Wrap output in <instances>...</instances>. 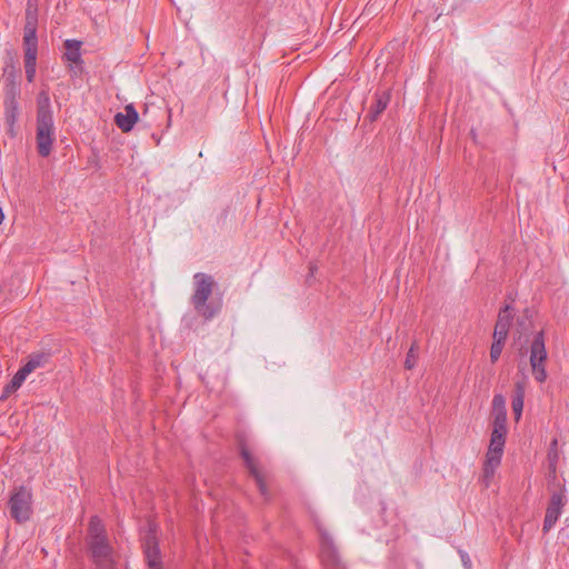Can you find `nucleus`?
I'll return each mask as SVG.
<instances>
[{"label": "nucleus", "instance_id": "nucleus-5", "mask_svg": "<svg viewBox=\"0 0 569 569\" xmlns=\"http://www.w3.org/2000/svg\"><path fill=\"white\" fill-rule=\"evenodd\" d=\"M8 509L10 517L17 523L30 520L32 509V490L26 486L16 487L9 498Z\"/></svg>", "mask_w": 569, "mask_h": 569}, {"label": "nucleus", "instance_id": "nucleus-2", "mask_svg": "<svg viewBox=\"0 0 569 569\" xmlns=\"http://www.w3.org/2000/svg\"><path fill=\"white\" fill-rule=\"evenodd\" d=\"M56 128L51 110L50 97L41 91L37 99L36 146L40 157L47 158L53 150Z\"/></svg>", "mask_w": 569, "mask_h": 569}, {"label": "nucleus", "instance_id": "nucleus-22", "mask_svg": "<svg viewBox=\"0 0 569 569\" xmlns=\"http://www.w3.org/2000/svg\"><path fill=\"white\" fill-rule=\"evenodd\" d=\"M493 423L492 429L508 430L507 429V411L492 413Z\"/></svg>", "mask_w": 569, "mask_h": 569}, {"label": "nucleus", "instance_id": "nucleus-30", "mask_svg": "<svg viewBox=\"0 0 569 569\" xmlns=\"http://www.w3.org/2000/svg\"><path fill=\"white\" fill-rule=\"evenodd\" d=\"M309 269H310V274L312 276L315 273V271L317 270V267L315 264H311Z\"/></svg>", "mask_w": 569, "mask_h": 569}, {"label": "nucleus", "instance_id": "nucleus-13", "mask_svg": "<svg viewBox=\"0 0 569 569\" xmlns=\"http://www.w3.org/2000/svg\"><path fill=\"white\" fill-rule=\"evenodd\" d=\"M547 359V351L545 347L543 332H538L530 347V365L536 367V363H543Z\"/></svg>", "mask_w": 569, "mask_h": 569}, {"label": "nucleus", "instance_id": "nucleus-21", "mask_svg": "<svg viewBox=\"0 0 569 569\" xmlns=\"http://www.w3.org/2000/svg\"><path fill=\"white\" fill-rule=\"evenodd\" d=\"M6 109H7V122L10 126H13L17 119L18 113V106L14 97H12L9 101H6Z\"/></svg>", "mask_w": 569, "mask_h": 569}, {"label": "nucleus", "instance_id": "nucleus-16", "mask_svg": "<svg viewBox=\"0 0 569 569\" xmlns=\"http://www.w3.org/2000/svg\"><path fill=\"white\" fill-rule=\"evenodd\" d=\"M48 360V355L46 353H34L31 355L28 361L21 367V369L30 375L33 370L39 367H42Z\"/></svg>", "mask_w": 569, "mask_h": 569}, {"label": "nucleus", "instance_id": "nucleus-11", "mask_svg": "<svg viewBox=\"0 0 569 569\" xmlns=\"http://www.w3.org/2000/svg\"><path fill=\"white\" fill-rule=\"evenodd\" d=\"M515 318V309L511 305H505L498 313L493 336L507 338L512 320Z\"/></svg>", "mask_w": 569, "mask_h": 569}, {"label": "nucleus", "instance_id": "nucleus-20", "mask_svg": "<svg viewBox=\"0 0 569 569\" xmlns=\"http://www.w3.org/2000/svg\"><path fill=\"white\" fill-rule=\"evenodd\" d=\"M418 343L417 341H413L407 352V357L405 360V368L407 370H411L416 367L417 360H418Z\"/></svg>", "mask_w": 569, "mask_h": 569}, {"label": "nucleus", "instance_id": "nucleus-7", "mask_svg": "<svg viewBox=\"0 0 569 569\" xmlns=\"http://www.w3.org/2000/svg\"><path fill=\"white\" fill-rule=\"evenodd\" d=\"M507 432L508 430L499 429H492L491 431L490 443L483 465V477L487 480L493 477L496 469L501 463Z\"/></svg>", "mask_w": 569, "mask_h": 569}, {"label": "nucleus", "instance_id": "nucleus-17", "mask_svg": "<svg viewBox=\"0 0 569 569\" xmlns=\"http://www.w3.org/2000/svg\"><path fill=\"white\" fill-rule=\"evenodd\" d=\"M28 376L29 375L20 368L12 377L11 381L6 386L4 395L8 396L10 393L16 392L21 387V385L23 383Z\"/></svg>", "mask_w": 569, "mask_h": 569}, {"label": "nucleus", "instance_id": "nucleus-19", "mask_svg": "<svg viewBox=\"0 0 569 569\" xmlns=\"http://www.w3.org/2000/svg\"><path fill=\"white\" fill-rule=\"evenodd\" d=\"M492 338H493V342L490 348V360H491V362H496L499 359V357L501 356V352H502V349H503L507 338H500V337H497L493 335H492Z\"/></svg>", "mask_w": 569, "mask_h": 569}, {"label": "nucleus", "instance_id": "nucleus-25", "mask_svg": "<svg viewBox=\"0 0 569 569\" xmlns=\"http://www.w3.org/2000/svg\"><path fill=\"white\" fill-rule=\"evenodd\" d=\"M549 480H548V486L550 483H553V488H557V483H561L558 478H557V475H556V457L553 459H551L549 457Z\"/></svg>", "mask_w": 569, "mask_h": 569}, {"label": "nucleus", "instance_id": "nucleus-12", "mask_svg": "<svg viewBox=\"0 0 569 569\" xmlns=\"http://www.w3.org/2000/svg\"><path fill=\"white\" fill-rule=\"evenodd\" d=\"M139 120V113L132 103L124 107V112L114 116V123L122 132H129Z\"/></svg>", "mask_w": 569, "mask_h": 569}, {"label": "nucleus", "instance_id": "nucleus-26", "mask_svg": "<svg viewBox=\"0 0 569 569\" xmlns=\"http://www.w3.org/2000/svg\"><path fill=\"white\" fill-rule=\"evenodd\" d=\"M530 326V320L528 316V309L525 310V315L522 317L517 318V327L518 332L521 335L526 332Z\"/></svg>", "mask_w": 569, "mask_h": 569}, {"label": "nucleus", "instance_id": "nucleus-29", "mask_svg": "<svg viewBox=\"0 0 569 569\" xmlns=\"http://www.w3.org/2000/svg\"><path fill=\"white\" fill-rule=\"evenodd\" d=\"M4 220V213L2 211V208L0 207V224L3 222Z\"/></svg>", "mask_w": 569, "mask_h": 569}, {"label": "nucleus", "instance_id": "nucleus-24", "mask_svg": "<svg viewBox=\"0 0 569 569\" xmlns=\"http://www.w3.org/2000/svg\"><path fill=\"white\" fill-rule=\"evenodd\" d=\"M506 410V400L502 395H495L492 399V413L503 412Z\"/></svg>", "mask_w": 569, "mask_h": 569}, {"label": "nucleus", "instance_id": "nucleus-6", "mask_svg": "<svg viewBox=\"0 0 569 569\" xmlns=\"http://www.w3.org/2000/svg\"><path fill=\"white\" fill-rule=\"evenodd\" d=\"M23 47L26 77L32 82L36 76L38 37L34 34V17L31 11L28 12V23L23 28Z\"/></svg>", "mask_w": 569, "mask_h": 569}, {"label": "nucleus", "instance_id": "nucleus-31", "mask_svg": "<svg viewBox=\"0 0 569 569\" xmlns=\"http://www.w3.org/2000/svg\"><path fill=\"white\" fill-rule=\"evenodd\" d=\"M470 134L472 136V138H473V139H476L475 130H471V131H470Z\"/></svg>", "mask_w": 569, "mask_h": 569}, {"label": "nucleus", "instance_id": "nucleus-23", "mask_svg": "<svg viewBox=\"0 0 569 569\" xmlns=\"http://www.w3.org/2000/svg\"><path fill=\"white\" fill-rule=\"evenodd\" d=\"M29 11H31L33 13V17H34V34H37V28H38V4H37V0H27L24 26L28 23V12Z\"/></svg>", "mask_w": 569, "mask_h": 569}, {"label": "nucleus", "instance_id": "nucleus-9", "mask_svg": "<svg viewBox=\"0 0 569 569\" xmlns=\"http://www.w3.org/2000/svg\"><path fill=\"white\" fill-rule=\"evenodd\" d=\"M142 550L150 569H163L156 527L150 525L142 538Z\"/></svg>", "mask_w": 569, "mask_h": 569}, {"label": "nucleus", "instance_id": "nucleus-3", "mask_svg": "<svg viewBox=\"0 0 569 569\" xmlns=\"http://www.w3.org/2000/svg\"><path fill=\"white\" fill-rule=\"evenodd\" d=\"M216 287L217 282L212 276L204 272H197L193 276V293L190 301L196 312L204 320L213 319L221 310L220 300H209Z\"/></svg>", "mask_w": 569, "mask_h": 569}, {"label": "nucleus", "instance_id": "nucleus-15", "mask_svg": "<svg viewBox=\"0 0 569 569\" xmlns=\"http://www.w3.org/2000/svg\"><path fill=\"white\" fill-rule=\"evenodd\" d=\"M81 46L82 42L76 39H68L63 42L64 47V58L74 64L83 63L81 59Z\"/></svg>", "mask_w": 569, "mask_h": 569}, {"label": "nucleus", "instance_id": "nucleus-1", "mask_svg": "<svg viewBox=\"0 0 569 569\" xmlns=\"http://www.w3.org/2000/svg\"><path fill=\"white\" fill-rule=\"evenodd\" d=\"M86 549L93 569H117V552L109 539L106 526L98 516L89 520Z\"/></svg>", "mask_w": 569, "mask_h": 569}, {"label": "nucleus", "instance_id": "nucleus-28", "mask_svg": "<svg viewBox=\"0 0 569 569\" xmlns=\"http://www.w3.org/2000/svg\"><path fill=\"white\" fill-rule=\"evenodd\" d=\"M458 553L460 556L463 568L472 569V563H471V559H470L469 555L465 550H461V549L458 550Z\"/></svg>", "mask_w": 569, "mask_h": 569}, {"label": "nucleus", "instance_id": "nucleus-18", "mask_svg": "<svg viewBox=\"0 0 569 569\" xmlns=\"http://www.w3.org/2000/svg\"><path fill=\"white\" fill-rule=\"evenodd\" d=\"M523 389L520 385H517L516 393L512 398V411L515 413V418L518 421L521 417L522 409H523Z\"/></svg>", "mask_w": 569, "mask_h": 569}, {"label": "nucleus", "instance_id": "nucleus-4", "mask_svg": "<svg viewBox=\"0 0 569 569\" xmlns=\"http://www.w3.org/2000/svg\"><path fill=\"white\" fill-rule=\"evenodd\" d=\"M313 522L320 538L319 557L323 569H347L340 551L328 530L323 527L317 516H312Z\"/></svg>", "mask_w": 569, "mask_h": 569}, {"label": "nucleus", "instance_id": "nucleus-14", "mask_svg": "<svg viewBox=\"0 0 569 569\" xmlns=\"http://www.w3.org/2000/svg\"><path fill=\"white\" fill-rule=\"evenodd\" d=\"M391 94L389 91L377 92L375 96V102L370 106L366 118L371 122L376 121L379 116L386 110L390 102Z\"/></svg>", "mask_w": 569, "mask_h": 569}, {"label": "nucleus", "instance_id": "nucleus-27", "mask_svg": "<svg viewBox=\"0 0 569 569\" xmlns=\"http://www.w3.org/2000/svg\"><path fill=\"white\" fill-rule=\"evenodd\" d=\"M531 368H532V373L535 376V379L538 382H543L547 378V372H546L543 363H536V367H531Z\"/></svg>", "mask_w": 569, "mask_h": 569}, {"label": "nucleus", "instance_id": "nucleus-8", "mask_svg": "<svg viewBox=\"0 0 569 569\" xmlns=\"http://www.w3.org/2000/svg\"><path fill=\"white\" fill-rule=\"evenodd\" d=\"M548 490L550 491L551 496L543 520V532L551 530V528L556 525L559 517L561 516L563 507L568 502L566 487L563 483H557V488H553V483H550L548 486Z\"/></svg>", "mask_w": 569, "mask_h": 569}, {"label": "nucleus", "instance_id": "nucleus-10", "mask_svg": "<svg viewBox=\"0 0 569 569\" xmlns=\"http://www.w3.org/2000/svg\"><path fill=\"white\" fill-rule=\"evenodd\" d=\"M240 456L243 459L244 465H246L247 469L249 470L250 476L254 479L260 495L266 500H268L269 491H268V487H267L264 477H263L262 472L259 470L256 459L250 453V451L246 448L244 445H242L240 448Z\"/></svg>", "mask_w": 569, "mask_h": 569}]
</instances>
